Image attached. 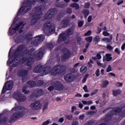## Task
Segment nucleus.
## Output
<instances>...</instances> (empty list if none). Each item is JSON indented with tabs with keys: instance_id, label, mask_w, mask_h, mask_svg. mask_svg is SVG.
<instances>
[{
	"instance_id": "f257e3e1",
	"label": "nucleus",
	"mask_w": 125,
	"mask_h": 125,
	"mask_svg": "<svg viewBox=\"0 0 125 125\" xmlns=\"http://www.w3.org/2000/svg\"><path fill=\"white\" fill-rule=\"evenodd\" d=\"M34 51L35 49L32 48L29 50L25 49L22 52V54L25 55V56L21 58V62L25 63L26 66L29 67L30 70L32 69V65L34 63V59H36V58L42 59V58L43 52H44V48L41 47L36 54L34 53Z\"/></svg>"
},
{
	"instance_id": "f03ea898",
	"label": "nucleus",
	"mask_w": 125,
	"mask_h": 125,
	"mask_svg": "<svg viewBox=\"0 0 125 125\" xmlns=\"http://www.w3.org/2000/svg\"><path fill=\"white\" fill-rule=\"evenodd\" d=\"M66 70V66L62 64H58L54 66L52 69L51 67L47 66L43 67L42 65H38L33 69V73H43L42 76H44V75H48L50 73L51 76L55 77L58 75H61L65 72Z\"/></svg>"
},
{
	"instance_id": "7ed1b4c3",
	"label": "nucleus",
	"mask_w": 125,
	"mask_h": 125,
	"mask_svg": "<svg viewBox=\"0 0 125 125\" xmlns=\"http://www.w3.org/2000/svg\"><path fill=\"white\" fill-rule=\"evenodd\" d=\"M75 26L72 25L69 28L67 29L65 31H62L61 34L59 35V38L57 41L58 43H61V42H64L65 44L69 43V42H66L67 41V37H70L72 36L74 33V28Z\"/></svg>"
},
{
	"instance_id": "20e7f679",
	"label": "nucleus",
	"mask_w": 125,
	"mask_h": 125,
	"mask_svg": "<svg viewBox=\"0 0 125 125\" xmlns=\"http://www.w3.org/2000/svg\"><path fill=\"white\" fill-rule=\"evenodd\" d=\"M36 0H25V5L22 6L18 10L17 16L24 15L32 9V5L35 4Z\"/></svg>"
},
{
	"instance_id": "39448f33",
	"label": "nucleus",
	"mask_w": 125,
	"mask_h": 125,
	"mask_svg": "<svg viewBox=\"0 0 125 125\" xmlns=\"http://www.w3.org/2000/svg\"><path fill=\"white\" fill-rule=\"evenodd\" d=\"M25 49V45L23 44L19 45L16 48L15 53L13 55V58H14L11 61L9 62V64H13V63H18V59L21 54V52Z\"/></svg>"
},
{
	"instance_id": "423d86ee",
	"label": "nucleus",
	"mask_w": 125,
	"mask_h": 125,
	"mask_svg": "<svg viewBox=\"0 0 125 125\" xmlns=\"http://www.w3.org/2000/svg\"><path fill=\"white\" fill-rule=\"evenodd\" d=\"M44 92L42 89L36 88L35 89L30 95L29 98L30 99H34V98H38V97H41L42 95H43Z\"/></svg>"
},
{
	"instance_id": "0eeeda50",
	"label": "nucleus",
	"mask_w": 125,
	"mask_h": 125,
	"mask_svg": "<svg viewBox=\"0 0 125 125\" xmlns=\"http://www.w3.org/2000/svg\"><path fill=\"white\" fill-rule=\"evenodd\" d=\"M57 10L55 8H52L49 10L44 15L45 20H50L51 18L54 17Z\"/></svg>"
},
{
	"instance_id": "6e6552de",
	"label": "nucleus",
	"mask_w": 125,
	"mask_h": 125,
	"mask_svg": "<svg viewBox=\"0 0 125 125\" xmlns=\"http://www.w3.org/2000/svg\"><path fill=\"white\" fill-rule=\"evenodd\" d=\"M13 88V82L11 80L6 82L1 91V94H4L7 90H11Z\"/></svg>"
},
{
	"instance_id": "1a4fd4ad",
	"label": "nucleus",
	"mask_w": 125,
	"mask_h": 125,
	"mask_svg": "<svg viewBox=\"0 0 125 125\" xmlns=\"http://www.w3.org/2000/svg\"><path fill=\"white\" fill-rule=\"evenodd\" d=\"M13 96L18 102H24L26 101V96L19 92H15Z\"/></svg>"
},
{
	"instance_id": "9d476101",
	"label": "nucleus",
	"mask_w": 125,
	"mask_h": 125,
	"mask_svg": "<svg viewBox=\"0 0 125 125\" xmlns=\"http://www.w3.org/2000/svg\"><path fill=\"white\" fill-rule=\"evenodd\" d=\"M34 40L32 42V43L33 45H38V44H41V43L44 41V35H38L34 37Z\"/></svg>"
},
{
	"instance_id": "9b49d317",
	"label": "nucleus",
	"mask_w": 125,
	"mask_h": 125,
	"mask_svg": "<svg viewBox=\"0 0 125 125\" xmlns=\"http://www.w3.org/2000/svg\"><path fill=\"white\" fill-rule=\"evenodd\" d=\"M23 116H24V114H23L22 112H16L11 116L10 118L9 119V123L10 124L12 123V122L18 120L20 118H22Z\"/></svg>"
},
{
	"instance_id": "f8f14e48",
	"label": "nucleus",
	"mask_w": 125,
	"mask_h": 125,
	"mask_svg": "<svg viewBox=\"0 0 125 125\" xmlns=\"http://www.w3.org/2000/svg\"><path fill=\"white\" fill-rule=\"evenodd\" d=\"M62 52L64 53L62 55V60L64 61L65 60H67V59H69L71 57V52L68 50V49L64 48L62 49Z\"/></svg>"
},
{
	"instance_id": "ddd939ff",
	"label": "nucleus",
	"mask_w": 125,
	"mask_h": 125,
	"mask_svg": "<svg viewBox=\"0 0 125 125\" xmlns=\"http://www.w3.org/2000/svg\"><path fill=\"white\" fill-rule=\"evenodd\" d=\"M44 7L42 5L36 6L34 9L35 13H33L34 15H40L41 18L42 17V10H43Z\"/></svg>"
},
{
	"instance_id": "4468645a",
	"label": "nucleus",
	"mask_w": 125,
	"mask_h": 125,
	"mask_svg": "<svg viewBox=\"0 0 125 125\" xmlns=\"http://www.w3.org/2000/svg\"><path fill=\"white\" fill-rule=\"evenodd\" d=\"M30 107L32 110H39L40 108H42L41 102L39 101H35L30 105Z\"/></svg>"
},
{
	"instance_id": "2eb2a0df",
	"label": "nucleus",
	"mask_w": 125,
	"mask_h": 125,
	"mask_svg": "<svg viewBox=\"0 0 125 125\" xmlns=\"http://www.w3.org/2000/svg\"><path fill=\"white\" fill-rule=\"evenodd\" d=\"M41 18V15H34V14H33L32 18L31 19L30 22V26H34V25H36V24L38 23V21H39Z\"/></svg>"
},
{
	"instance_id": "dca6fc26",
	"label": "nucleus",
	"mask_w": 125,
	"mask_h": 125,
	"mask_svg": "<svg viewBox=\"0 0 125 125\" xmlns=\"http://www.w3.org/2000/svg\"><path fill=\"white\" fill-rule=\"evenodd\" d=\"M64 79L67 83H73L75 81V75L71 73H67L64 76Z\"/></svg>"
},
{
	"instance_id": "f3484780",
	"label": "nucleus",
	"mask_w": 125,
	"mask_h": 125,
	"mask_svg": "<svg viewBox=\"0 0 125 125\" xmlns=\"http://www.w3.org/2000/svg\"><path fill=\"white\" fill-rule=\"evenodd\" d=\"M70 23V17H66L61 21V25L62 28H67Z\"/></svg>"
},
{
	"instance_id": "a211bd4d",
	"label": "nucleus",
	"mask_w": 125,
	"mask_h": 125,
	"mask_svg": "<svg viewBox=\"0 0 125 125\" xmlns=\"http://www.w3.org/2000/svg\"><path fill=\"white\" fill-rule=\"evenodd\" d=\"M54 87L55 90H58V91H61L64 89V84L59 81L56 82L54 84Z\"/></svg>"
},
{
	"instance_id": "6ab92c4d",
	"label": "nucleus",
	"mask_w": 125,
	"mask_h": 125,
	"mask_svg": "<svg viewBox=\"0 0 125 125\" xmlns=\"http://www.w3.org/2000/svg\"><path fill=\"white\" fill-rule=\"evenodd\" d=\"M3 116V113L0 114V125H5L8 121V118L6 116Z\"/></svg>"
},
{
	"instance_id": "aec40b11",
	"label": "nucleus",
	"mask_w": 125,
	"mask_h": 125,
	"mask_svg": "<svg viewBox=\"0 0 125 125\" xmlns=\"http://www.w3.org/2000/svg\"><path fill=\"white\" fill-rule=\"evenodd\" d=\"M116 113H115L114 109L110 110L108 112V113L106 114V117L105 119L107 120V121H110L111 119H112L113 116H115Z\"/></svg>"
},
{
	"instance_id": "412c9836",
	"label": "nucleus",
	"mask_w": 125,
	"mask_h": 125,
	"mask_svg": "<svg viewBox=\"0 0 125 125\" xmlns=\"http://www.w3.org/2000/svg\"><path fill=\"white\" fill-rule=\"evenodd\" d=\"M113 59V57H112V54L107 53L105 54V57H104L103 58V62L106 63V62H109Z\"/></svg>"
},
{
	"instance_id": "4be33fe9",
	"label": "nucleus",
	"mask_w": 125,
	"mask_h": 125,
	"mask_svg": "<svg viewBox=\"0 0 125 125\" xmlns=\"http://www.w3.org/2000/svg\"><path fill=\"white\" fill-rule=\"evenodd\" d=\"M28 73L29 71L26 69H21L20 71L19 76L20 77H26V76H27Z\"/></svg>"
},
{
	"instance_id": "5701e85b",
	"label": "nucleus",
	"mask_w": 125,
	"mask_h": 125,
	"mask_svg": "<svg viewBox=\"0 0 125 125\" xmlns=\"http://www.w3.org/2000/svg\"><path fill=\"white\" fill-rule=\"evenodd\" d=\"M44 26L45 28H46L48 30V29H51L54 25H52V22H51V21H47L44 24Z\"/></svg>"
},
{
	"instance_id": "b1692460",
	"label": "nucleus",
	"mask_w": 125,
	"mask_h": 125,
	"mask_svg": "<svg viewBox=\"0 0 125 125\" xmlns=\"http://www.w3.org/2000/svg\"><path fill=\"white\" fill-rule=\"evenodd\" d=\"M55 4L57 7H60V8H64L65 7V4L63 2L56 1Z\"/></svg>"
},
{
	"instance_id": "393cba45",
	"label": "nucleus",
	"mask_w": 125,
	"mask_h": 125,
	"mask_svg": "<svg viewBox=\"0 0 125 125\" xmlns=\"http://www.w3.org/2000/svg\"><path fill=\"white\" fill-rule=\"evenodd\" d=\"M16 111V112H18V111H23L24 110V107L22 106H17L16 107H14L11 109L12 112H13V111Z\"/></svg>"
},
{
	"instance_id": "a878e982",
	"label": "nucleus",
	"mask_w": 125,
	"mask_h": 125,
	"mask_svg": "<svg viewBox=\"0 0 125 125\" xmlns=\"http://www.w3.org/2000/svg\"><path fill=\"white\" fill-rule=\"evenodd\" d=\"M21 42H23V36H18L15 40L16 43H20Z\"/></svg>"
},
{
	"instance_id": "bb28decb",
	"label": "nucleus",
	"mask_w": 125,
	"mask_h": 125,
	"mask_svg": "<svg viewBox=\"0 0 125 125\" xmlns=\"http://www.w3.org/2000/svg\"><path fill=\"white\" fill-rule=\"evenodd\" d=\"M82 13L83 14L84 18L86 19V18H87V16L89 15V11L87 9H83L82 11Z\"/></svg>"
},
{
	"instance_id": "cd10ccee",
	"label": "nucleus",
	"mask_w": 125,
	"mask_h": 125,
	"mask_svg": "<svg viewBox=\"0 0 125 125\" xmlns=\"http://www.w3.org/2000/svg\"><path fill=\"white\" fill-rule=\"evenodd\" d=\"M27 84L30 86L31 87H35L37 85V83L34 81H29L27 82Z\"/></svg>"
},
{
	"instance_id": "c85d7f7f",
	"label": "nucleus",
	"mask_w": 125,
	"mask_h": 125,
	"mask_svg": "<svg viewBox=\"0 0 125 125\" xmlns=\"http://www.w3.org/2000/svg\"><path fill=\"white\" fill-rule=\"evenodd\" d=\"M112 91L113 96H118V95H120L122 93V90L121 89L113 90Z\"/></svg>"
},
{
	"instance_id": "c756f323",
	"label": "nucleus",
	"mask_w": 125,
	"mask_h": 125,
	"mask_svg": "<svg viewBox=\"0 0 125 125\" xmlns=\"http://www.w3.org/2000/svg\"><path fill=\"white\" fill-rule=\"evenodd\" d=\"M109 84V81L107 80H104L103 81L102 85V88H106L107 86H108Z\"/></svg>"
},
{
	"instance_id": "7c9ffc66",
	"label": "nucleus",
	"mask_w": 125,
	"mask_h": 125,
	"mask_svg": "<svg viewBox=\"0 0 125 125\" xmlns=\"http://www.w3.org/2000/svg\"><path fill=\"white\" fill-rule=\"evenodd\" d=\"M100 42V37L98 35H96L93 38V42L95 43H98Z\"/></svg>"
},
{
	"instance_id": "2f4dec72",
	"label": "nucleus",
	"mask_w": 125,
	"mask_h": 125,
	"mask_svg": "<svg viewBox=\"0 0 125 125\" xmlns=\"http://www.w3.org/2000/svg\"><path fill=\"white\" fill-rule=\"evenodd\" d=\"M87 71V67L86 66L83 65L80 68V72L83 74H84Z\"/></svg>"
},
{
	"instance_id": "473e14b6",
	"label": "nucleus",
	"mask_w": 125,
	"mask_h": 125,
	"mask_svg": "<svg viewBox=\"0 0 125 125\" xmlns=\"http://www.w3.org/2000/svg\"><path fill=\"white\" fill-rule=\"evenodd\" d=\"M114 110V112L115 113V115L116 114H120L122 112V110H123L122 108H121L120 107H115L113 108Z\"/></svg>"
},
{
	"instance_id": "72a5a7b5",
	"label": "nucleus",
	"mask_w": 125,
	"mask_h": 125,
	"mask_svg": "<svg viewBox=\"0 0 125 125\" xmlns=\"http://www.w3.org/2000/svg\"><path fill=\"white\" fill-rule=\"evenodd\" d=\"M71 7H75L76 10H78L80 8V5L77 3H73L70 5Z\"/></svg>"
},
{
	"instance_id": "f704fd0d",
	"label": "nucleus",
	"mask_w": 125,
	"mask_h": 125,
	"mask_svg": "<svg viewBox=\"0 0 125 125\" xmlns=\"http://www.w3.org/2000/svg\"><path fill=\"white\" fill-rule=\"evenodd\" d=\"M76 41H77V44L78 45H82V44L83 43V42H82V38H81V37H77Z\"/></svg>"
},
{
	"instance_id": "c9c22d12",
	"label": "nucleus",
	"mask_w": 125,
	"mask_h": 125,
	"mask_svg": "<svg viewBox=\"0 0 125 125\" xmlns=\"http://www.w3.org/2000/svg\"><path fill=\"white\" fill-rule=\"evenodd\" d=\"M46 47L47 48H49L50 50H52L53 49V47H54V46L53 45V44L52 42L51 43H48L46 45Z\"/></svg>"
},
{
	"instance_id": "e433bc0d",
	"label": "nucleus",
	"mask_w": 125,
	"mask_h": 125,
	"mask_svg": "<svg viewBox=\"0 0 125 125\" xmlns=\"http://www.w3.org/2000/svg\"><path fill=\"white\" fill-rule=\"evenodd\" d=\"M48 30L51 35H52V34H54V33H55V26H53L51 28L48 29Z\"/></svg>"
},
{
	"instance_id": "4c0bfd02",
	"label": "nucleus",
	"mask_w": 125,
	"mask_h": 125,
	"mask_svg": "<svg viewBox=\"0 0 125 125\" xmlns=\"http://www.w3.org/2000/svg\"><path fill=\"white\" fill-rule=\"evenodd\" d=\"M31 37H33V34L32 33H28L27 34H26L25 35H24V38L25 39V40H30V38H31Z\"/></svg>"
},
{
	"instance_id": "58836bf2",
	"label": "nucleus",
	"mask_w": 125,
	"mask_h": 125,
	"mask_svg": "<svg viewBox=\"0 0 125 125\" xmlns=\"http://www.w3.org/2000/svg\"><path fill=\"white\" fill-rule=\"evenodd\" d=\"M113 37H110V38H104L102 39L103 42H110L111 40H112Z\"/></svg>"
},
{
	"instance_id": "ea45409f",
	"label": "nucleus",
	"mask_w": 125,
	"mask_h": 125,
	"mask_svg": "<svg viewBox=\"0 0 125 125\" xmlns=\"http://www.w3.org/2000/svg\"><path fill=\"white\" fill-rule=\"evenodd\" d=\"M43 83H44L43 81H42V80H39L37 83V86H42V85H43Z\"/></svg>"
},
{
	"instance_id": "a19ab883",
	"label": "nucleus",
	"mask_w": 125,
	"mask_h": 125,
	"mask_svg": "<svg viewBox=\"0 0 125 125\" xmlns=\"http://www.w3.org/2000/svg\"><path fill=\"white\" fill-rule=\"evenodd\" d=\"M15 26V28H12V30L13 31H19V29L20 28V25L19 24H16V25Z\"/></svg>"
},
{
	"instance_id": "79ce46f5",
	"label": "nucleus",
	"mask_w": 125,
	"mask_h": 125,
	"mask_svg": "<svg viewBox=\"0 0 125 125\" xmlns=\"http://www.w3.org/2000/svg\"><path fill=\"white\" fill-rule=\"evenodd\" d=\"M85 41H86L87 42H89V43H90V42H92V37L90 36V37H87L85 39Z\"/></svg>"
},
{
	"instance_id": "37998d69",
	"label": "nucleus",
	"mask_w": 125,
	"mask_h": 125,
	"mask_svg": "<svg viewBox=\"0 0 125 125\" xmlns=\"http://www.w3.org/2000/svg\"><path fill=\"white\" fill-rule=\"evenodd\" d=\"M65 118L66 120H68V121H72V120H73V115H66Z\"/></svg>"
},
{
	"instance_id": "c03bdc74",
	"label": "nucleus",
	"mask_w": 125,
	"mask_h": 125,
	"mask_svg": "<svg viewBox=\"0 0 125 125\" xmlns=\"http://www.w3.org/2000/svg\"><path fill=\"white\" fill-rule=\"evenodd\" d=\"M48 108V103H46L44 104L42 110L43 111H44L45 110L47 109Z\"/></svg>"
},
{
	"instance_id": "a18cd8bd",
	"label": "nucleus",
	"mask_w": 125,
	"mask_h": 125,
	"mask_svg": "<svg viewBox=\"0 0 125 125\" xmlns=\"http://www.w3.org/2000/svg\"><path fill=\"white\" fill-rule=\"evenodd\" d=\"M9 34L10 36H13L14 35V32H13V29L11 28V27H10L9 29Z\"/></svg>"
},
{
	"instance_id": "49530a36",
	"label": "nucleus",
	"mask_w": 125,
	"mask_h": 125,
	"mask_svg": "<svg viewBox=\"0 0 125 125\" xmlns=\"http://www.w3.org/2000/svg\"><path fill=\"white\" fill-rule=\"evenodd\" d=\"M95 75L96 77H99L100 76V70L99 69H97L95 72Z\"/></svg>"
},
{
	"instance_id": "de8ad7c7",
	"label": "nucleus",
	"mask_w": 125,
	"mask_h": 125,
	"mask_svg": "<svg viewBox=\"0 0 125 125\" xmlns=\"http://www.w3.org/2000/svg\"><path fill=\"white\" fill-rule=\"evenodd\" d=\"M112 71V66L111 65H108L107 68H106L107 73H109V72H111Z\"/></svg>"
},
{
	"instance_id": "09e8293b",
	"label": "nucleus",
	"mask_w": 125,
	"mask_h": 125,
	"mask_svg": "<svg viewBox=\"0 0 125 125\" xmlns=\"http://www.w3.org/2000/svg\"><path fill=\"white\" fill-rule=\"evenodd\" d=\"M78 25L79 28H82L83 26V21H80L78 23Z\"/></svg>"
},
{
	"instance_id": "8fccbe9b",
	"label": "nucleus",
	"mask_w": 125,
	"mask_h": 125,
	"mask_svg": "<svg viewBox=\"0 0 125 125\" xmlns=\"http://www.w3.org/2000/svg\"><path fill=\"white\" fill-rule=\"evenodd\" d=\"M106 48L107 49H108V50H113L114 49V47H113V46H111V45L110 44H108L106 46Z\"/></svg>"
},
{
	"instance_id": "3c124183",
	"label": "nucleus",
	"mask_w": 125,
	"mask_h": 125,
	"mask_svg": "<svg viewBox=\"0 0 125 125\" xmlns=\"http://www.w3.org/2000/svg\"><path fill=\"white\" fill-rule=\"evenodd\" d=\"M22 92H23V93H24V94H28V93H30V91L26 90L25 87H23L22 88Z\"/></svg>"
},
{
	"instance_id": "603ef678",
	"label": "nucleus",
	"mask_w": 125,
	"mask_h": 125,
	"mask_svg": "<svg viewBox=\"0 0 125 125\" xmlns=\"http://www.w3.org/2000/svg\"><path fill=\"white\" fill-rule=\"evenodd\" d=\"M66 13H67L68 14H72V8H68L66 9Z\"/></svg>"
},
{
	"instance_id": "864d4df0",
	"label": "nucleus",
	"mask_w": 125,
	"mask_h": 125,
	"mask_svg": "<svg viewBox=\"0 0 125 125\" xmlns=\"http://www.w3.org/2000/svg\"><path fill=\"white\" fill-rule=\"evenodd\" d=\"M97 31L96 32V34L97 35H99V34H100L101 33V31H102V28L99 27H97Z\"/></svg>"
},
{
	"instance_id": "5fc2aeb1",
	"label": "nucleus",
	"mask_w": 125,
	"mask_h": 125,
	"mask_svg": "<svg viewBox=\"0 0 125 125\" xmlns=\"http://www.w3.org/2000/svg\"><path fill=\"white\" fill-rule=\"evenodd\" d=\"M103 35L104 37H108V36H110V34L109 33H108V32H107V31H104L103 32Z\"/></svg>"
},
{
	"instance_id": "6e6d98bb",
	"label": "nucleus",
	"mask_w": 125,
	"mask_h": 125,
	"mask_svg": "<svg viewBox=\"0 0 125 125\" xmlns=\"http://www.w3.org/2000/svg\"><path fill=\"white\" fill-rule=\"evenodd\" d=\"M90 35H91V30H89L86 33L84 34V36H85V37L90 36Z\"/></svg>"
},
{
	"instance_id": "4d7b16f0",
	"label": "nucleus",
	"mask_w": 125,
	"mask_h": 125,
	"mask_svg": "<svg viewBox=\"0 0 125 125\" xmlns=\"http://www.w3.org/2000/svg\"><path fill=\"white\" fill-rule=\"evenodd\" d=\"M84 8H89L90 7V3H86L84 5Z\"/></svg>"
},
{
	"instance_id": "13d9d810",
	"label": "nucleus",
	"mask_w": 125,
	"mask_h": 125,
	"mask_svg": "<svg viewBox=\"0 0 125 125\" xmlns=\"http://www.w3.org/2000/svg\"><path fill=\"white\" fill-rule=\"evenodd\" d=\"M54 88H55V87H54V86H50L48 88V90H49V91H52V90H53Z\"/></svg>"
},
{
	"instance_id": "bf43d9fd",
	"label": "nucleus",
	"mask_w": 125,
	"mask_h": 125,
	"mask_svg": "<svg viewBox=\"0 0 125 125\" xmlns=\"http://www.w3.org/2000/svg\"><path fill=\"white\" fill-rule=\"evenodd\" d=\"M47 1V0H38V2L39 3H45Z\"/></svg>"
},
{
	"instance_id": "052dcab7",
	"label": "nucleus",
	"mask_w": 125,
	"mask_h": 125,
	"mask_svg": "<svg viewBox=\"0 0 125 125\" xmlns=\"http://www.w3.org/2000/svg\"><path fill=\"white\" fill-rule=\"evenodd\" d=\"M98 92V89H96L91 93V96H93L95 94H96Z\"/></svg>"
},
{
	"instance_id": "680f3d73",
	"label": "nucleus",
	"mask_w": 125,
	"mask_h": 125,
	"mask_svg": "<svg viewBox=\"0 0 125 125\" xmlns=\"http://www.w3.org/2000/svg\"><path fill=\"white\" fill-rule=\"evenodd\" d=\"M114 51L117 54H121V52L120 51V50H119V48H115V49L114 50Z\"/></svg>"
},
{
	"instance_id": "e2e57ef3",
	"label": "nucleus",
	"mask_w": 125,
	"mask_h": 125,
	"mask_svg": "<svg viewBox=\"0 0 125 125\" xmlns=\"http://www.w3.org/2000/svg\"><path fill=\"white\" fill-rule=\"evenodd\" d=\"M75 110H77V107L75 106H72V108H71L72 113H74V112H75Z\"/></svg>"
},
{
	"instance_id": "0e129e2a",
	"label": "nucleus",
	"mask_w": 125,
	"mask_h": 125,
	"mask_svg": "<svg viewBox=\"0 0 125 125\" xmlns=\"http://www.w3.org/2000/svg\"><path fill=\"white\" fill-rule=\"evenodd\" d=\"M83 89L85 91V92H88V90H87V86H86V85H85L83 86Z\"/></svg>"
},
{
	"instance_id": "69168bd1",
	"label": "nucleus",
	"mask_w": 125,
	"mask_h": 125,
	"mask_svg": "<svg viewBox=\"0 0 125 125\" xmlns=\"http://www.w3.org/2000/svg\"><path fill=\"white\" fill-rule=\"evenodd\" d=\"M122 3H124V1L123 0H118L117 1V5H121V4H122Z\"/></svg>"
},
{
	"instance_id": "338daca9",
	"label": "nucleus",
	"mask_w": 125,
	"mask_h": 125,
	"mask_svg": "<svg viewBox=\"0 0 125 125\" xmlns=\"http://www.w3.org/2000/svg\"><path fill=\"white\" fill-rule=\"evenodd\" d=\"M49 125V121L47 120L42 123V125Z\"/></svg>"
},
{
	"instance_id": "774afa93",
	"label": "nucleus",
	"mask_w": 125,
	"mask_h": 125,
	"mask_svg": "<svg viewBox=\"0 0 125 125\" xmlns=\"http://www.w3.org/2000/svg\"><path fill=\"white\" fill-rule=\"evenodd\" d=\"M79 121H74L72 123V125H79Z\"/></svg>"
}]
</instances>
